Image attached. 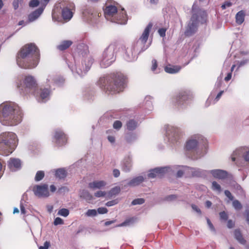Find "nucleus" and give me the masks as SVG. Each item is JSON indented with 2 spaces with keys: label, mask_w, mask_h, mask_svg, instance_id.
Segmentation results:
<instances>
[{
  "label": "nucleus",
  "mask_w": 249,
  "mask_h": 249,
  "mask_svg": "<svg viewBox=\"0 0 249 249\" xmlns=\"http://www.w3.org/2000/svg\"><path fill=\"white\" fill-rule=\"evenodd\" d=\"M193 15L188 23L185 32L187 36H191L196 31L199 23L203 24L206 21V13L200 9L195 2L192 6Z\"/></svg>",
  "instance_id": "5"
},
{
  "label": "nucleus",
  "mask_w": 249,
  "mask_h": 249,
  "mask_svg": "<svg viewBox=\"0 0 249 249\" xmlns=\"http://www.w3.org/2000/svg\"><path fill=\"white\" fill-rule=\"evenodd\" d=\"M47 211L49 213H51L53 210V207L52 205H48L47 206Z\"/></svg>",
  "instance_id": "64"
},
{
  "label": "nucleus",
  "mask_w": 249,
  "mask_h": 249,
  "mask_svg": "<svg viewBox=\"0 0 249 249\" xmlns=\"http://www.w3.org/2000/svg\"><path fill=\"white\" fill-rule=\"evenodd\" d=\"M181 68L179 66L168 65L164 68V70L167 73L173 74L178 72Z\"/></svg>",
  "instance_id": "27"
},
{
  "label": "nucleus",
  "mask_w": 249,
  "mask_h": 249,
  "mask_svg": "<svg viewBox=\"0 0 249 249\" xmlns=\"http://www.w3.org/2000/svg\"><path fill=\"white\" fill-rule=\"evenodd\" d=\"M144 181V178L142 176H139L133 178L129 181L127 185L129 186L134 187L139 185Z\"/></svg>",
  "instance_id": "26"
},
{
  "label": "nucleus",
  "mask_w": 249,
  "mask_h": 249,
  "mask_svg": "<svg viewBox=\"0 0 249 249\" xmlns=\"http://www.w3.org/2000/svg\"><path fill=\"white\" fill-rule=\"evenodd\" d=\"M223 92H224V91L221 90L217 94V96H216L215 98L214 99V100L213 101L214 104L216 102H217L219 100V99L220 98V97L222 96Z\"/></svg>",
  "instance_id": "55"
},
{
  "label": "nucleus",
  "mask_w": 249,
  "mask_h": 249,
  "mask_svg": "<svg viewBox=\"0 0 249 249\" xmlns=\"http://www.w3.org/2000/svg\"><path fill=\"white\" fill-rule=\"evenodd\" d=\"M132 167L131 158L128 156L124 158L122 162L123 170L125 172H129Z\"/></svg>",
  "instance_id": "24"
},
{
  "label": "nucleus",
  "mask_w": 249,
  "mask_h": 249,
  "mask_svg": "<svg viewBox=\"0 0 249 249\" xmlns=\"http://www.w3.org/2000/svg\"><path fill=\"white\" fill-rule=\"evenodd\" d=\"M23 0H14L13 2V6L15 10H17L19 4L22 2Z\"/></svg>",
  "instance_id": "44"
},
{
  "label": "nucleus",
  "mask_w": 249,
  "mask_h": 249,
  "mask_svg": "<svg viewBox=\"0 0 249 249\" xmlns=\"http://www.w3.org/2000/svg\"><path fill=\"white\" fill-rule=\"evenodd\" d=\"M138 122L134 119H130L126 123L127 129L129 131L135 130L138 126Z\"/></svg>",
  "instance_id": "29"
},
{
  "label": "nucleus",
  "mask_w": 249,
  "mask_h": 249,
  "mask_svg": "<svg viewBox=\"0 0 249 249\" xmlns=\"http://www.w3.org/2000/svg\"><path fill=\"white\" fill-rule=\"evenodd\" d=\"M106 185L105 181L103 180H96L90 182L89 184V187L92 190L100 189Z\"/></svg>",
  "instance_id": "25"
},
{
  "label": "nucleus",
  "mask_w": 249,
  "mask_h": 249,
  "mask_svg": "<svg viewBox=\"0 0 249 249\" xmlns=\"http://www.w3.org/2000/svg\"><path fill=\"white\" fill-rule=\"evenodd\" d=\"M207 221L208 225L210 230L213 231H215L213 225L212 224V223H211V222L210 221V219H207Z\"/></svg>",
  "instance_id": "58"
},
{
  "label": "nucleus",
  "mask_w": 249,
  "mask_h": 249,
  "mask_svg": "<svg viewBox=\"0 0 249 249\" xmlns=\"http://www.w3.org/2000/svg\"><path fill=\"white\" fill-rule=\"evenodd\" d=\"M136 138L137 137L135 135L131 134L127 136L126 141L128 142H131L135 140Z\"/></svg>",
  "instance_id": "47"
},
{
  "label": "nucleus",
  "mask_w": 249,
  "mask_h": 249,
  "mask_svg": "<svg viewBox=\"0 0 249 249\" xmlns=\"http://www.w3.org/2000/svg\"><path fill=\"white\" fill-rule=\"evenodd\" d=\"M88 216H94L97 215V211L95 209L89 210L86 213Z\"/></svg>",
  "instance_id": "40"
},
{
  "label": "nucleus",
  "mask_w": 249,
  "mask_h": 249,
  "mask_svg": "<svg viewBox=\"0 0 249 249\" xmlns=\"http://www.w3.org/2000/svg\"><path fill=\"white\" fill-rule=\"evenodd\" d=\"M105 17L107 20L111 22L120 24H126L127 18L125 12L123 9L118 12L116 6L112 5H107L104 9Z\"/></svg>",
  "instance_id": "7"
},
{
  "label": "nucleus",
  "mask_w": 249,
  "mask_h": 249,
  "mask_svg": "<svg viewBox=\"0 0 249 249\" xmlns=\"http://www.w3.org/2000/svg\"><path fill=\"white\" fill-rule=\"evenodd\" d=\"M241 157L245 161L249 162V148L248 147L243 146L236 149L231 155V160L234 161L236 158Z\"/></svg>",
  "instance_id": "15"
},
{
  "label": "nucleus",
  "mask_w": 249,
  "mask_h": 249,
  "mask_svg": "<svg viewBox=\"0 0 249 249\" xmlns=\"http://www.w3.org/2000/svg\"><path fill=\"white\" fill-rule=\"evenodd\" d=\"M39 60V50L33 43L23 47L17 56V64L24 69L35 68L38 65Z\"/></svg>",
  "instance_id": "2"
},
{
  "label": "nucleus",
  "mask_w": 249,
  "mask_h": 249,
  "mask_svg": "<svg viewBox=\"0 0 249 249\" xmlns=\"http://www.w3.org/2000/svg\"><path fill=\"white\" fill-rule=\"evenodd\" d=\"M206 141V140L202 136L195 135L186 142L185 148L187 150H193L198 143H205Z\"/></svg>",
  "instance_id": "14"
},
{
  "label": "nucleus",
  "mask_w": 249,
  "mask_h": 249,
  "mask_svg": "<svg viewBox=\"0 0 249 249\" xmlns=\"http://www.w3.org/2000/svg\"><path fill=\"white\" fill-rule=\"evenodd\" d=\"M211 189L213 191L217 194H220L222 192V188L220 185L215 181H212Z\"/></svg>",
  "instance_id": "34"
},
{
  "label": "nucleus",
  "mask_w": 249,
  "mask_h": 249,
  "mask_svg": "<svg viewBox=\"0 0 249 249\" xmlns=\"http://www.w3.org/2000/svg\"><path fill=\"white\" fill-rule=\"evenodd\" d=\"M80 196L88 201H89L92 199V195L87 190H83L80 192Z\"/></svg>",
  "instance_id": "31"
},
{
  "label": "nucleus",
  "mask_w": 249,
  "mask_h": 249,
  "mask_svg": "<svg viewBox=\"0 0 249 249\" xmlns=\"http://www.w3.org/2000/svg\"><path fill=\"white\" fill-rule=\"evenodd\" d=\"M44 9V7H39L28 16V20L29 22H33L38 18L41 15Z\"/></svg>",
  "instance_id": "23"
},
{
  "label": "nucleus",
  "mask_w": 249,
  "mask_h": 249,
  "mask_svg": "<svg viewBox=\"0 0 249 249\" xmlns=\"http://www.w3.org/2000/svg\"><path fill=\"white\" fill-rule=\"evenodd\" d=\"M44 177V173L42 171H38L37 172L35 176V180L39 181L41 180Z\"/></svg>",
  "instance_id": "39"
},
{
  "label": "nucleus",
  "mask_w": 249,
  "mask_h": 249,
  "mask_svg": "<svg viewBox=\"0 0 249 249\" xmlns=\"http://www.w3.org/2000/svg\"><path fill=\"white\" fill-rule=\"evenodd\" d=\"M23 113L16 104L6 102L0 105V122L5 125L14 126L20 123Z\"/></svg>",
  "instance_id": "1"
},
{
  "label": "nucleus",
  "mask_w": 249,
  "mask_h": 249,
  "mask_svg": "<svg viewBox=\"0 0 249 249\" xmlns=\"http://www.w3.org/2000/svg\"><path fill=\"white\" fill-rule=\"evenodd\" d=\"M152 27L151 23H149L145 28L142 36L139 40L133 45L127 47L125 55L124 58L128 62H132L135 61L137 58L138 52L144 51L147 49L148 46H145L149 36V32Z\"/></svg>",
  "instance_id": "4"
},
{
  "label": "nucleus",
  "mask_w": 249,
  "mask_h": 249,
  "mask_svg": "<svg viewBox=\"0 0 249 249\" xmlns=\"http://www.w3.org/2000/svg\"><path fill=\"white\" fill-rule=\"evenodd\" d=\"M144 202V200L143 198H137L133 200L131 203L132 205H136L138 204H142Z\"/></svg>",
  "instance_id": "42"
},
{
  "label": "nucleus",
  "mask_w": 249,
  "mask_h": 249,
  "mask_svg": "<svg viewBox=\"0 0 249 249\" xmlns=\"http://www.w3.org/2000/svg\"><path fill=\"white\" fill-rule=\"evenodd\" d=\"M169 168L168 167L156 168L150 171L148 176L150 178H161L168 171Z\"/></svg>",
  "instance_id": "19"
},
{
  "label": "nucleus",
  "mask_w": 249,
  "mask_h": 249,
  "mask_svg": "<svg viewBox=\"0 0 249 249\" xmlns=\"http://www.w3.org/2000/svg\"><path fill=\"white\" fill-rule=\"evenodd\" d=\"M234 236L235 238L242 244H245V240L243 238L240 231L238 230L234 231Z\"/></svg>",
  "instance_id": "35"
},
{
  "label": "nucleus",
  "mask_w": 249,
  "mask_h": 249,
  "mask_svg": "<svg viewBox=\"0 0 249 249\" xmlns=\"http://www.w3.org/2000/svg\"><path fill=\"white\" fill-rule=\"evenodd\" d=\"M50 91L47 89L39 90L38 88L33 93L38 102L40 103L45 102L49 99Z\"/></svg>",
  "instance_id": "17"
},
{
  "label": "nucleus",
  "mask_w": 249,
  "mask_h": 249,
  "mask_svg": "<svg viewBox=\"0 0 249 249\" xmlns=\"http://www.w3.org/2000/svg\"><path fill=\"white\" fill-rule=\"evenodd\" d=\"M72 44V41L70 40H64L57 46V48L59 50L63 51L68 48Z\"/></svg>",
  "instance_id": "32"
},
{
  "label": "nucleus",
  "mask_w": 249,
  "mask_h": 249,
  "mask_svg": "<svg viewBox=\"0 0 249 249\" xmlns=\"http://www.w3.org/2000/svg\"><path fill=\"white\" fill-rule=\"evenodd\" d=\"M152 71L154 72L155 71L157 67V61L155 59H153L152 61Z\"/></svg>",
  "instance_id": "54"
},
{
  "label": "nucleus",
  "mask_w": 249,
  "mask_h": 249,
  "mask_svg": "<svg viewBox=\"0 0 249 249\" xmlns=\"http://www.w3.org/2000/svg\"><path fill=\"white\" fill-rule=\"evenodd\" d=\"M118 201L117 200H113L111 201H108L106 203V206L108 207L113 206L118 203Z\"/></svg>",
  "instance_id": "52"
},
{
  "label": "nucleus",
  "mask_w": 249,
  "mask_h": 249,
  "mask_svg": "<svg viewBox=\"0 0 249 249\" xmlns=\"http://www.w3.org/2000/svg\"><path fill=\"white\" fill-rule=\"evenodd\" d=\"M107 133L108 134H112L111 135H108L107 136V139L110 142L112 143H114L115 141V138L114 134L115 133V132L112 130H108L107 131Z\"/></svg>",
  "instance_id": "37"
},
{
  "label": "nucleus",
  "mask_w": 249,
  "mask_h": 249,
  "mask_svg": "<svg viewBox=\"0 0 249 249\" xmlns=\"http://www.w3.org/2000/svg\"><path fill=\"white\" fill-rule=\"evenodd\" d=\"M64 82V79L54 73L49 74L46 78V85L49 87L53 85L60 86Z\"/></svg>",
  "instance_id": "18"
},
{
  "label": "nucleus",
  "mask_w": 249,
  "mask_h": 249,
  "mask_svg": "<svg viewBox=\"0 0 249 249\" xmlns=\"http://www.w3.org/2000/svg\"><path fill=\"white\" fill-rule=\"evenodd\" d=\"M99 17V14L97 13H91L89 14L87 18V20L91 23H94L96 22Z\"/></svg>",
  "instance_id": "33"
},
{
  "label": "nucleus",
  "mask_w": 249,
  "mask_h": 249,
  "mask_svg": "<svg viewBox=\"0 0 249 249\" xmlns=\"http://www.w3.org/2000/svg\"><path fill=\"white\" fill-rule=\"evenodd\" d=\"M192 209L198 213H201L200 210L195 205H192Z\"/></svg>",
  "instance_id": "62"
},
{
  "label": "nucleus",
  "mask_w": 249,
  "mask_h": 249,
  "mask_svg": "<svg viewBox=\"0 0 249 249\" xmlns=\"http://www.w3.org/2000/svg\"><path fill=\"white\" fill-rule=\"evenodd\" d=\"M232 205L236 210H240L242 208V205L240 202L237 200H234L232 202Z\"/></svg>",
  "instance_id": "41"
},
{
  "label": "nucleus",
  "mask_w": 249,
  "mask_h": 249,
  "mask_svg": "<svg viewBox=\"0 0 249 249\" xmlns=\"http://www.w3.org/2000/svg\"><path fill=\"white\" fill-rule=\"evenodd\" d=\"M111 78L113 81V85H108L107 89L113 93L121 91L124 88L125 83L124 76L121 73L113 74L111 75Z\"/></svg>",
  "instance_id": "10"
},
{
  "label": "nucleus",
  "mask_w": 249,
  "mask_h": 249,
  "mask_svg": "<svg viewBox=\"0 0 249 249\" xmlns=\"http://www.w3.org/2000/svg\"><path fill=\"white\" fill-rule=\"evenodd\" d=\"M107 209L105 207L99 208L97 210V212L100 214H105L107 213Z\"/></svg>",
  "instance_id": "49"
},
{
  "label": "nucleus",
  "mask_w": 249,
  "mask_h": 249,
  "mask_svg": "<svg viewBox=\"0 0 249 249\" xmlns=\"http://www.w3.org/2000/svg\"><path fill=\"white\" fill-rule=\"evenodd\" d=\"M220 218L224 220H226L228 219V215L225 212H221L219 213Z\"/></svg>",
  "instance_id": "53"
},
{
  "label": "nucleus",
  "mask_w": 249,
  "mask_h": 249,
  "mask_svg": "<svg viewBox=\"0 0 249 249\" xmlns=\"http://www.w3.org/2000/svg\"><path fill=\"white\" fill-rule=\"evenodd\" d=\"M70 213L69 210L67 209L62 208L60 209L57 214L62 216L67 217Z\"/></svg>",
  "instance_id": "38"
},
{
  "label": "nucleus",
  "mask_w": 249,
  "mask_h": 249,
  "mask_svg": "<svg viewBox=\"0 0 249 249\" xmlns=\"http://www.w3.org/2000/svg\"><path fill=\"white\" fill-rule=\"evenodd\" d=\"M81 48L83 49V52L79 53L82 55L81 58V63L78 64L75 62V59L74 64L72 62L68 63V65L70 69L73 73L75 72L80 76L84 75L90 69L93 62V59L88 53V47L86 45H79L77 47L78 50H81Z\"/></svg>",
  "instance_id": "3"
},
{
  "label": "nucleus",
  "mask_w": 249,
  "mask_h": 249,
  "mask_svg": "<svg viewBox=\"0 0 249 249\" xmlns=\"http://www.w3.org/2000/svg\"><path fill=\"white\" fill-rule=\"evenodd\" d=\"M50 246L49 242L46 241L43 246H40L39 249H48Z\"/></svg>",
  "instance_id": "56"
},
{
  "label": "nucleus",
  "mask_w": 249,
  "mask_h": 249,
  "mask_svg": "<svg viewBox=\"0 0 249 249\" xmlns=\"http://www.w3.org/2000/svg\"><path fill=\"white\" fill-rule=\"evenodd\" d=\"M24 89H20L21 93L23 94H33L37 88V84L35 78L31 75H27L23 80Z\"/></svg>",
  "instance_id": "11"
},
{
  "label": "nucleus",
  "mask_w": 249,
  "mask_h": 249,
  "mask_svg": "<svg viewBox=\"0 0 249 249\" xmlns=\"http://www.w3.org/2000/svg\"><path fill=\"white\" fill-rule=\"evenodd\" d=\"M64 223L63 220L60 217H56L53 222L54 225H62Z\"/></svg>",
  "instance_id": "46"
},
{
  "label": "nucleus",
  "mask_w": 249,
  "mask_h": 249,
  "mask_svg": "<svg viewBox=\"0 0 249 249\" xmlns=\"http://www.w3.org/2000/svg\"><path fill=\"white\" fill-rule=\"evenodd\" d=\"M55 176L59 178H63L66 176V171L63 169H58L55 171Z\"/></svg>",
  "instance_id": "36"
},
{
  "label": "nucleus",
  "mask_w": 249,
  "mask_h": 249,
  "mask_svg": "<svg viewBox=\"0 0 249 249\" xmlns=\"http://www.w3.org/2000/svg\"><path fill=\"white\" fill-rule=\"evenodd\" d=\"M249 61V60H248V59H246V60L241 61L239 64L238 68L247 64V63H248Z\"/></svg>",
  "instance_id": "63"
},
{
  "label": "nucleus",
  "mask_w": 249,
  "mask_h": 249,
  "mask_svg": "<svg viewBox=\"0 0 249 249\" xmlns=\"http://www.w3.org/2000/svg\"><path fill=\"white\" fill-rule=\"evenodd\" d=\"M231 5V3L229 1L225 2L222 5L221 8L222 9H225L227 7H229Z\"/></svg>",
  "instance_id": "57"
},
{
  "label": "nucleus",
  "mask_w": 249,
  "mask_h": 249,
  "mask_svg": "<svg viewBox=\"0 0 249 249\" xmlns=\"http://www.w3.org/2000/svg\"><path fill=\"white\" fill-rule=\"evenodd\" d=\"M245 13L244 11L241 10L238 12L235 16L236 22L238 24H241L245 20Z\"/></svg>",
  "instance_id": "30"
},
{
  "label": "nucleus",
  "mask_w": 249,
  "mask_h": 249,
  "mask_svg": "<svg viewBox=\"0 0 249 249\" xmlns=\"http://www.w3.org/2000/svg\"><path fill=\"white\" fill-rule=\"evenodd\" d=\"M210 173L215 178L222 179L226 178L228 176L227 172L224 170L220 169H214L208 171V173Z\"/></svg>",
  "instance_id": "21"
},
{
  "label": "nucleus",
  "mask_w": 249,
  "mask_h": 249,
  "mask_svg": "<svg viewBox=\"0 0 249 249\" xmlns=\"http://www.w3.org/2000/svg\"><path fill=\"white\" fill-rule=\"evenodd\" d=\"M33 191L36 196L38 197H47L50 196L48 186L46 184L36 185L33 187Z\"/></svg>",
  "instance_id": "16"
},
{
  "label": "nucleus",
  "mask_w": 249,
  "mask_h": 249,
  "mask_svg": "<svg viewBox=\"0 0 249 249\" xmlns=\"http://www.w3.org/2000/svg\"><path fill=\"white\" fill-rule=\"evenodd\" d=\"M179 168L177 172V176L181 177L183 174L187 177H204L206 176L208 171L199 168H194L186 166H178Z\"/></svg>",
  "instance_id": "9"
},
{
  "label": "nucleus",
  "mask_w": 249,
  "mask_h": 249,
  "mask_svg": "<svg viewBox=\"0 0 249 249\" xmlns=\"http://www.w3.org/2000/svg\"><path fill=\"white\" fill-rule=\"evenodd\" d=\"M106 195V193L104 191H99L95 193L94 196L97 197H100Z\"/></svg>",
  "instance_id": "50"
},
{
  "label": "nucleus",
  "mask_w": 249,
  "mask_h": 249,
  "mask_svg": "<svg viewBox=\"0 0 249 249\" xmlns=\"http://www.w3.org/2000/svg\"><path fill=\"white\" fill-rule=\"evenodd\" d=\"M113 174L114 177L117 178L120 175V171L118 169H114L113 171Z\"/></svg>",
  "instance_id": "60"
},
{
  "label": "nucleus",
  "mask_w": 249,
  "mask_h": 249,
  "mask_svg": "<svg viewBox=\"0 0 249 249\" xmlns=\"http://www.w3.org/2000/svg\"><path fill=\"white\" fill-rule=\"evenodd\" d=\"M8 166L12 171H15L21 167V161L18 159L11 158L8 162Z\"/></svg>",
  "instance_id": "22"
},
{
  "label": "nucleus",
  "mask_w": 249,
  "mask_h": 249,
  "mask_svg": "<svg viewBox=\"0 0 249 249\" xmlns=\"http://www.w3.org/2000/svg\"><path fill=\"white\" fill-rule=\"evenodd\" d=\"M16 135L11 132L0 134V154L8 156L12 153L17 146Z\"/></svg>",
  "instance_id": "6"
},
{
  "label": "nucleus",
  "mask_w": 249,
  "mask_h": 249,
  "mask_svg": "<svg viewBox=\"0 0 249 249\" xmlns=\"http://www.w3.org/2000/svg\"><path fill=\"white\" fill-rule=\"evenodd\" d=\"M20 209L21 213L25 214L26 213L25 207L22 202H20Z\"/></svg>",
  "instance_id": "61"
},
{
  "label": "nucleus",
  "mask_w": 249,
  "mask_h": 249,
  "mask_svg": "<svg viewBox=\"0 0 249 249\" xmlns=\"http://www.w3.org/2000/svg\"><path fill=\"white\" fill-rule=\"evenodd\" d=\"M53 141L58 145H62L67 142V138L65 134L61 130H57L55 132Z\"/></svg>",
  "instance_id": "20"
},
{
  "label": "nucleus",
  "mask_w": 249,
  "mask_h": 249,
  "mask_svg": "<svg viewBox=\"0 0 249 249\" xmlns=\"http://www.w3.org/2000/svg\"><path fill=\"white\" fill-rule=\"evenodd\" d=\"M115 50L114 44H110L105 50L100 59V65L102 68H107L115 61Z\"/></svg>",
  "instance_id": "8"
},
{
  "label": "nucleus",
  "mask_w": 249,
  "mask_h": 249,
  "mask_svg": "<svg viewBox=\"0 0 249 249\" xmlns=\"http://www.w3.org/2000/svg\"><path fill=\"white\" fill-rule=\"evenodd\" d=\"M62 16L66 21H68L72 17V13L69 9L64 8L62 11Z\"/></svg>",
  "instance_id": "28"
},
{
  "label": "nucleus",
  "mask_w": 249,
  "mask_h": 249,
  "mask_svg": "<svg viewBox=\"0 0 249 249\" xmlns=\"http://www.w3.org/2000/svg\"><path fill=\"white\" fill-rule=\"evenodd\" d=\"M39 1L38 0H31L29 2V6L31 7H35L38 5Z\"/></svg>",
  "instance_id": "45"
},
{
  "label": "nucleus",
  "mask_w": 249,
  "mask_h": 249,
  "mask_svg": "<svg viewBox=\"0 0 249 249\" xmlns=\"http://www.w3.org/2000/svg\"><path fill=\"white\" fill-rule=\"evenodd\" d=\"M225 196L229 198L231 200H233V196L231 194V192L228 190H225L224 192Z\"/></svg>",
  "instance_id": "51"
},
{
  "label": "nucleus",
  "mask_w": 249,
  "mask_h": 249,
  "mask_svg": "<svg viewBox=\"0 0 249 249\" xmlns=\"http://www.w3.org/2000/svg\"><path fill=\"white\" fill-rule=\"evenodd\" d=\"M193 98V94L190 91H181L179 92L177 97V103L183 107L189 104Z\"/></svg>",
  "instance_id": "13"
},
{
  "label": "nucleus",
  "mask_w": 249,
  "mask_h": 249,
  "mask_svg": "<svg viewBox=\"0 0 249 249\" xmlns=\"http://www.w3.org/2000/svg\"><path fill=\"white\" fill-rule=\"evenodd\" d=\"M122 126V124L121 121H116L113 123V128L114 129L119 130L120 129Z\"/></svg>",
  "instance_id": "43"
},
{
  "label": "nucleus",
  "mask_w": 249,
  "mask_h": 249,
  "mask_svg": "<svg viewBox=\"0 0 249 249\" xmlns=\"http://www.w3.org/2000/svg\"><path fill=\"white\" fill-rule=\"evenodd\" d=\"M165 32H166L165 29H164L163 28L160 29L158 30V32L161 37H163L165 36Z\"/></svg>",
  "instance_id": "59"
},
{
  "label": "nucleus",
  "mask_w": 249,
  "mask_h": 249,
  "mask_svg": "<svg viewBox=\"0 0 249 249\" xmlns=\"http://www.w3.org/2000/svg\"><path fill=\"white\" fill-rule=\"evenodd\" d=\"M166 133L169 142L175 143L177 142L180 138V132L178 128L171 126H166Z\"/></svg>",
  "instance_id": "12"
},
{
  "label": "nucleus",
  "mask_w": 249,
  "mask_h": 249,
  "mask_svg": "<svg viewBox=\"0 0 249 249\" xmlns=\"http://www.w3.org/2000/svg\"><path fill=\"white\" fill-rule=\"evenodd\" d=\"M68 191H69V189L67 187L62 186L58 189L57 192L59 194H61V193H65Z\"/></svg>",
  "instance_id": "48"
}]
</instances>
